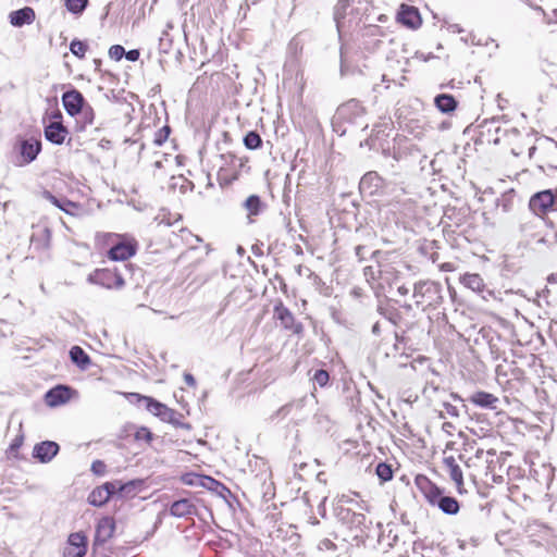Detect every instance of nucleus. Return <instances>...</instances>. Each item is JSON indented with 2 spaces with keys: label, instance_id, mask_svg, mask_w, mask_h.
Wrapping results in <instances>:
<instances>
[{
  "label": "nucleus",
  "instance_id": "45",
  "mask_svg": "<svg viewBox=\"0 0 557 557\" xmlns=\"http://www.w3.org/2000/svg\"><path fill=\"white\" fill-rule=\"evenodd\" d=\"M319 549L335 550L336 545L329 539H323L319 543Z\"/></svg>",
  "mask_w": 557,
  "mask_h": 557
},
{
  "label": "nucleus",
  "instance_id": "16",
  "mask_svg": "<svg viewBox=\"0 0 557 557\" xmlns=\"http://www.w3.org/2000/svg\"><path fill=\"white\" fill-rule=\"evenodd\" d=\"M469 400L478 407L491 409V410H497L498 405H499L498 397H496L495 395H493L491 393L483 392V391H478V392L473 393L470 396Z\"/></svg>",
  "mask_w": 557,
  "mask_h": 557
},
{
  "label": "nucleus",
  "instance_id": "7",
  "mask_svg": "<svg viewBox=\"0 0 557 557\" xmlns=\"http://www.w3.org/2000/svg\"><path fill=\"white\" fill-rule=\"evenodd\" d=\"M87 550V539L83 533L76 532L69 536L64 548V557H84Z\"/></svg>",
  "mask_w": 557,
  "mask_h": 557
},
{
  "label": "nucleus",
  "instance_id": "38",
  "mask_svg": "<svg viewBox=\"0 0 557 557\" xmlns=\"http://www.w3.org/2000/svg\"><path fill=\"white\" fill-rule=\"evenodd\" d=\"M125 54V49L121 45H113L109 49V55L112 60L120 61Z\"/></svg>",
  "mask_w": 557,
  "mask_h": 557
},
{
  "label": "nucleus",
  "instance_id": "60",
  "mask_svg": "<svg viewBox=\"0 0 557 557\" xmlns=\"http://www.w3.org/2000/svg\"><path fill=\"white\" fill-rule=\"evenodd\" d=\"M356 519H357V521H358L359 523H361V522L364 520V515H362V513H358V515H356Z\"/></svg>",
  "mask_w": 557,
  "mask_h": 557
},
{
  "label": "nucleus",
  "instance_id": "35",
  "mask_svg": "<svg viewBox=\"0 0 557 557\" xmlns=\"http://www.w3.org/2000/svg\"><path fill=\"white\" fill-rule=\"evenodd\" d=\"M350 0H338L335 8V21L337 28H341V18L344 16L345 9L349 5Z\"/></svg>",
  "mask_w": 557,
  "mask_h": 557
},
{
  "label": "nucleus",
  "instance_id": "50",
  "mask_svg": "<svg viewBox=\"0 0 557 557\" xmlns=\"http://www.w3.org/2000/svg\"><path fill=\"white\" fill-rule=\"evenodd\" d=\"M455 429V425L451 422H444L442 425L443 432L447 433L448 435H453V431Z\"/></svg>",
  "mask_w": 557,
  "mask_h": 557
},
{
  "label": "nucleus",
  "instance_id": "4",
  "mask_svg": "<svg viewBox=\"0 0 557 557\" xmlns=\"http://www.w3.org/2000/svg\"><path fill=\"white\" fill-rule=\"evenodd\" d=\"M88 281L109 289H120L125 284L123 276L115 269L96 270L92 274L88 276Z\"/></svg>",
  "mask_w": 557,
  "mask_h": 557
},
{
  "label": "nucleus",
  "instance_id": "61",
  "mask_svg": "<svg viewBox=\"0 0 557 557\" xmlns=\"http://www.w3.org/2000/svg\"><path fill=\"white\" fill-rule=\"evenodd\" d=\"M377 20H379L380 22L384 23V22H386V21H387V16H386V15H384V14H382V15H380V16L377 17Z\"/></svg>",
  "mask_w": 557,
  "mask_h": 557
},
{
  "label": "nucleus",
  "instance_id": "22",
  "mask_svg": "<svg viewBox=\"0 0 557 557\" xmlns=\"http://www.w3.org/2000/svg\"><path fill=\"white\" fill-rule=\"evenodd\" d=\"M443 463L449 473L450 479L460 487L463 484V474L453 456L445 457Z\"/></svg>",
  "mask_w": 557,
  "mask_h": 557
},
{
  "label": "nucleus",
  "instance_id": "26",
  "mask_svg": "<svg viewBox=\"0 0 557 557\" xmlns=\"http://www.w3.org/2000/svg\"><path fill=\"white\" fill-rule=\"evenodd\" d=\"M71 360L81 369H86L90 363L89 356L79 346H73L70 350Z\"/></svg>",
  "mask_w": 557,
  "mask_h": 557
},
{
  "label": "nucleus",
  "instance_id": "5",
  "mask_svg": "<svg viewBox=\"0 0 557 557\" xmlns=\"http://www.w3.org/2000/svg\"><path fill=\"white\" fill-rule=\"evenodd\" d=\"M274 317L281 322L282 326L293 334L301 336L304 333L302 323L296 321L294 314L282 302L274 306Z\"/></svg>",
  "mask_w": 557,
  "mask_h": 557
},
{
  "label": "nucleus",
  "instance_id": "27",
  "mask_svg": "<svg viewBox=\"0 0 557 557\" xmlns=\"http://www.w3.org/2000/svg\"><path fill=\"white\" fill-rule=\"evenodd\" d=\"M388 265H385L382 268V265H379V269H374L373 267H366L364 268V276L367 277V281L370 282L371 280L374 281L376 278H380L381 281L388 282L387 274H389Z\"/></svg>",
  "mask_w": 557,
  "mask_h": 557
},
{
  "label": "nucleus",
  "instance_id": "36",
  "mask_svg": "<svg viewBox=\"0 0 557 557\" xmlns=\"http://www.w3.org/2000/svg\"><path fill=\"white\" fill-rule=\"evenodd\" d=\"M329 380H330V375H329L327 371L322 370V369L317 370L312 377V381L314 382V384H318L321 387L325 386L327 384Z\"/></svg>",
  "mask_w": 557,
  "mask_h": 557
},
{
  "label": "nucleus",
  "instance_id": "21",
  "mask_svg": "<svg viewBox=\"0 0 557 557\" xmlns=\"http://www.w3.org/2000/svg\"><path fill=\"white\" fill-rule=\"evenodd\" d=\"M461 284H463L467 288L478 293L483 294L485 290V284L483 278L476 273H466L460 277Z\"/></svg>",
  "mask_w": 557,
  "mask_h": 557
},
{
  "label": "nucleus",
  "instance_id": "40",
  "mask_svg": "<svg viewBox=\"0 0 557 557\" xmlns=\"http://www.w3.org/2000/svg\"><path fill=\"white\" fill-rule=\"evenodd\" d=\"M136 482L135 481H128L126 483H122L120 481L119 485V494L120 495H128L135 492Z\"/></svg>",
  "mask_w": 557,
  "mask_h": 557
},
{
  "label": "nucleus",
  "instance_id": "49",
  "mask_svg": "<svg viewBox=\"0 0 557 557\" xmlns=\"http://www.w3.org/2000/svg\"><path fill=\"white\" fill-rule=\"evenodd\" d=\"M218 484H219V482L211 478L205 476L201 479V485L206 486L208 488H212V485H218Z\"/></svg>",
  "mask_w": 557,
  "mask_h": 557
},
{
  "label": "nucleus",
  "instance_id": "44",
  "mask_svg": "<svg viewBox=\"0 0 557 557\" xmlns=\"http://www.w3.org/2000/svg\"><path fill=\"white\" fill-rule=\"evenodd\" d=\"M444 408L448 416H450L453 418L459 417V410L456 406H454L449 403H444Z\"/></svg>",
  "mask_w": 557,
  "mask_h": 557
},
{
  "label": "nucleus",
  "instance_id": "20",
  "mask_svg": "<svg viewBox=\"0 0 557 557\" xmlns=\"http://www.w3.org/2000/svg\"><path fill=\"white\" fill-rule=\"evenodd\" d=\"M42 197L67 214H74L75 210L78 209V205L76 202H73L65 198H57L48 190H45L42 193Z\"/></svg>",
  "mask_w": 557,
  "mask_h": 557
},
{
  "label": "nucleus",
  "instance_id": "6",
  "mask_svg": "<svg viewBox=\"0 0 557 557\" xmlns=\"http://www.w3.org/2000/svg\"><path fill=\"white\" fill-rule=\"evenodd\" d=\"M530 208L536 213H545L557 208V197L552 190H543L530 199Z\"/></svg>",
  "mask_w": 557,
  "mask_h": 557
},
{
  "label": "nucleus",
  "instance_id": "64",
  "mask_svg": "<svg viewBox=\"0 0 557 557\" xmlns=\"http://www.w3.org/2000/svg\"><path fill=\"white\" fill-rule=\"evenodd\" d=\"M440 418H441V419H444V418H445L444 412H440Z\"/></svg>",
  "mask_w": 557,
  "mask_h": 557
},
{
  "label": "nucleus",
  "instance_id": "46",
  "mask_svg": "<svg viewBox=\"0 0 557 557\" xmlns=\"http://www.w3.org/2000/svg\"><path fill=\"white\" fill-rule=\"evenodd\" d=\"M124 55L128 61L135 62L139 59L140 53L137 49H133L129 51H125Z\"/></svg>",
  "mask_w": 557,
  "mask_h": 557
},
{
  "label": "nucleus",
  "instance_id": "14",
  "mask_svg": "<svg viewBox=\"0 0 557 557\" xmlns=\"http://www.w3.org/2000/svg\"><path fill=\"white\" fill-rule=\"evenodd\" d=\"M115 530V523L113 518L103 517L101 518L96 528L95 544H103L112 537Z\"/></svg>",
  "mask_w": 557,
  "mask_h": 557
},
{
  "label": "nucleus",
  "instance_id": "42",
  "mask_svg": "<svg viewBox=\"0 0 557 557\" xmlns=\"http://www.w3.org/2000/svg\"><path fill=\"white\" fill-rule=\"evenodd\" d=\"M106 465L101 460H95L91 465V471L97 475H102L106 472Z\"/></svg>",
  "mask_w": 557,
  "mask_h": 557
},
{
  "label": "nucleus",
  "instance_id": "8",
  "mask_svg": "<svg viewBox=\"0 0 557 557\" xmlns=\"http://www.w3.org/2000/svg\"><path fill=\"white\" fill-rule=\"evenodd\" d=\"M397 21L404 26L412 29L418 28L422 23L419 10L408 4L400 5L397 13Z\"/></svg>",
  "mask_w": 557,
  "mask_h": 557
},
{
  "label": "nucleus",
  "instance_id": "28",
  "mask_svg": "<svg viewBox=\"0 0 557 557\" xmlns=\"http://www.w3.org/2000/svg\"><path fill=\"white\" fill-rule=\"evenodd\" d=\"M424 481L426 484L424 488L425 498L431 505L436 506L438 499L443 496V493L436 485H434L429 480L424 479Z\"/></svg>",
  "mask_w": 557,
  "mask_h": 557
},
{
  "label": "nucleus",
  "instance_id": "43",
  "mask_svg": "<svg viewBox=\"0 0 557 557\" xmlns=\"http://www.w3.org/2000/svg\"><path fill=\"white\" fill-rule=\"evenodd\" d=\"M169 134H170V127L164 126L162 129H160L159 134L154 138V143L157 145L161 146L163 144V141L168 138Z\"/></svg>",
  "mask_w": 557,
  "mask_h": 557
},
{
  "label": "nucleus",
  "instance_id": "59",
  "mask_svg": "<svg viewBox=\"0 0 557 557\" xmlns=\"http://www.w3.org/2000/svg\"><path fill=\"white\" fill-rule=\"evenodd\" d=\"M539 242H540V243H549V244H552V242H550V239H549L548 235H546V236L542 237L541 239H539Z\"/></svg>",
  "mask_w": 557,
  "mask_h": 557
},
{
  "label": "nucleus",
  "instance_id": "30",
  "mask_svg": "<svg viewBox=\"0 0 557 557\" xmlns=\"http://www.w3.org/2000/svg\"><path fill=\"white\" fill-rule=\"evenodd\" d=\"M88 0H65V8L75 15H81L87 8Z\"/></svg>",
  "mask_w": 557,
  "mask_h": 557
},
{
  "label": "nucleus",
  "instance_id": "24",
  "mask_svg": "<svg viewBox=\"0 0 557 557\" xmlns=\"http://www.w3.org/2000/svg\"><path fill=\"white\" fill-rule=\"evenodd\" d=\"M436 506L446 515H456L459 511V503L451 496L443 495Z\"/></svg>",
  "mask_w": 557,
  "mask_h": 557
},
{
  "label": "nucleus",
  "instance_id": "58",
  "mask_svg": "<svg viewBox=\"0 0 557 557\" xmlns=\"http://www.w3.org/2000/svg\"><path fill=\"white\" fill-rule=\"evenodd\" d=\"M483 454H484V450H483L482 448H479V449H476V451H475V457H476V458H482V455H483Z\"/></svg>",
  "mask_w": 557,
  "mask_h": 557
},
{
  "label": "nucleus",
  "instance_id": "17",
  "mask_svg": "<svg viewBox=\"0 0 557 557\" xmlns=\"http://www.w3.org/2000/svg\"><path fill=\"white\" fill-rule=\"evenodd\" d=\"M170 515L176 518H187L196 515V506L191 499L181 498L171 505Z\"/></svg>",
  "mask_w": 557,
  "mask_h": 557
},
{
  "label": "nucleus",
  "instance_id": "12",
  "mask_svg": "<svg viewBox=\"0 0 557 557\" xmlns=\"http://www.w3.org/2000/svg\"><path fill=\"white\" fill-rule=\"evenodd\" d=\"M136 253V244L133 242H119L108 251V256L114 261H125Z\"/></svg>",
  "mask_w": 557,
  "mask_h": 557
},
{
  "label": "nucleus",
  "instance_id": "47",
  "mask_svg": "<svg viewBox=\"0 0 557 557\" xmlns=\"http://www.w3.org/2000/svg\"><path fill=\"white\" fill-rule=\"evenodd\" d=\"M293 404H286L284 406H282L277 411H276V416L277 417H286L289 412H290V409L293 408Z\"/></svg>",
  "mask_w": 557,
  "mask_h": 557
},
{
  "label": "nucleus",
  "instance_id": "15",
  "mask_svg": "<svg viewBox=\"0 0 557 557\" xmlns=\"http://www.w3.org/2000/svg\"><path fill=\"white\" fill-rule=\"evenodd\" d=\"M384 35V30L377 25L366 26L362 33L364 47L369 50L376 49L382 42L380 38Z\"/></svg>",
  "mask_w": 557,
  "mask_h": 557
},
{
  "label": "nucleus",
  "instance_id": "25",
  "mask_svg": "<svg viewBox=\"0 0 557 557\" xmlns=\"http://www.w3.org/2000/svg\"><path fill=\"white\" fill-rule=\"evenodd\" d=\"M110 499V492L103 490L102 485L94 488L88 496V503L95 507H101Z\"/></svg>",
  "mask_w": 557,
  "mask_h": 557
},
{
  "label": "nucleus",
  "instance_id": "13",
  "mask_svg": "<svg viewBox=\"0 0 557 557\" xmlns=\"http://www.w3.org/2000/svg\"><path fill=\"white\" fill-rule=\"evenodd\" d=\"M59 445L52 441H45L35 445L33 450V457L38 459L40 462L46 463L52 460V458L59 451Z\"/></svg>",
  "mask_w": 557,
  "mask_h": 557
},
{
  "label": "nucleus",
  "instance_id": "10",
  "mask_svg": "<svg viewBox=\"0 0 557 557\" xmlns=\"http://www.w3.org/2000/svg\"><path fill=\"white\" fill-rule=\"evenodd\" d=\"M62 102L65 111L71 116H75L82 112L85 99L78 90L72 89L63 94Z\"/></svg>",
  "mask_w": 557,
  "mask_h": 557
},
{
  "label": "nucleus",
  "instance_id": "31",
  "mask_svg": "<svg viewBox=\"0 0 557 557\" xmlns=\"http://www.w3.org/2000/svg\"><path fill=\"white\" fill-rule=\"evenodd\" d=\"M381 177L375 172H369L362 176L360 180V188L364 189L366 187L374 186L379 188L381 186Z\"/></svg>",
  "mask_w": 557,
  "mask_h": 557
},
{
  "label": "nucleus",
  "instance_id": "63",
  "mask_svg": "<svg viewBox=\"0 0 557 557\" xmlns=\"http://www.w3.org/2000/svg\"><path fill=\"white\" fill-rule=\"evenodd\" d=\"M451 397H453L454 399H457V400H460V399H461L457 394H451Z\"/></svg>",
  "mask_w": 557,
  "mask_h": 557
},
{
  "label": "nucleus",
  "instance_id": "3",
  "mask_svg": "<svg viewBox=\"0 0 557 557\" xmlns=\"http://www.w3.org/2000/svg\"><path fill=\"white\" fill-rule=\"evenodd\" d=\"M14 148L18 152L15 164L22 166L33 162L37 158L41 150V141L34 137L20 138Z\"/></svg>",
  "mask_w": 557,
  "mask_h": 557
},
{
  "label": "nucleus",
  "instance_id": "41",
  "mask_svg": "<svg viewBox=\"0 0 557 557\" xmlns=\"http://www.w3.org/2000/svg\"><path fill=\"white\" fill-rule=\"evenodd\" d=\"M119 485L120 481H113V482H106L102 484L103 490L107 492H110V497L114 494H119Z\"/></svg>",
  "mask_w": 557,
  "mask_h": 557
},
{
  "label": "nucleus",
  "instance_id": "29",
  "mask_svg": "<svg viewBox=\"0 0 557 557\" xmlns=\"http://www.w3.org/2000/svg\"><path fill=\"white\" fill-rule=\"evenodd\" d=\"M244 208L248 211L249 215H258L262 210V202L259 196L251 195L245 202Z\"/></svg>",
  "mask_w": 557,
  "mask_h": 557
},
{
  "label": "nucleus",
  "instance_id": "2",
  "mask_svg": "<svg viewBox=\"0 0 557 557\" xmlns=\"http://www.w3.org/2000/svg\"><path fill=\"white\" fill-rule=\"evenodd\" d=\"M131 398L136 399L139 406H144L150 413L160 418L162 421H173L178 412L169 408L166 405L158 401L157 399L144 396L137 393H132Z\"/></svg>",
  "mask_w": 557,
  "mask_h": 557
},
{
  "label": "nucleus",
  "instance_id": "51",
  "mask_svg": "<svg viewBox=\"0 0 557 557\" xmlns=\"http://www.w3.org/2000/svg\"><path fill=\"white\" fill-rule=\"evenodd\" d=\"M184 381L187 385H189L191 387L196 386V380L190 373L184 374Z\"/></svg>",
  "mask_w": 557,
  "mask_h": 557
},
{
  "label": "nucleus",
  "instance_id": "19",
  "mask_svg": "<svg viewBox=\"0 0 557 557\" xmlns=\"http://www.w3.org/2000/svg\"><path fill=\"white\" fill-rule=\"evenodd\" d=\"M67 134L66 127L60 122H51L45 127L46 139L55 145L63 144Z\"/></svg>",
  "mask_w": 557,
  "mask_h": 557
},
{
  "label": "nucleus",
  "instance_id": "1",
  "mask_svg": "<svg viewBox=\"0 0 557 557\" xmlns=\"http://www.w3.org/2000/svg\"><path fill=\"white\" fill-rule=\"evenodd\" d=\"M413 298L416 305L426 309L429 307H436L442 302V286L433 281H420L414 284Z\"/></svg>",
  "mask_w": 557,
  "mask_h": 557
},
{
  "label": "nucleus",
  "instance_id": "37",
  "mask_svg": "<svg viewBox=\"0 0 557 557\" xmlns=\"http://www.w3.org/2000/svg\"><path fill=\"white\" fill-rule=\"evenodd\" d=\"M50 235H51V233H50L49 228H42L40 231V234H33V236H32V244L34 246H37V243L39 240L38 236H40V237H42V240H44L42 247L47 248L49 246Z\"/></svg>",
  "mask_w": 557,
  "mask_h": 557
},
{
  "label": "nucleus",
  "instance_id": "52",
  "mask_svg": "<svg viewBox=\"0 0 557 557\" xmlns=\"http://www.w3.org/2000/svg\"><path fill=\"white\" fill-rule=\"evenodd\" d=\"M178 417H180V414H178L177 417H174V420H173V421H168V422H169V423H172V424H174V425H176V426H180V428L190 429V425H189L188 423L181 422V421L178 420Z\"/></svg>",
  "mask_w": 557,
  "mask_h": 557
},
{
  "label": "nucleus",
  "instance_id": "11",
  "mask_svg": "<svg viewBox=\"0 0 557 557\" xmlns=\"http://www.w3.org/2000/svg\"><path fill=\"white\" fill-rule=\"evenodd\" d=\"M72 388L65 385H58L49 389L45 395V400L48 406L57 407L65 404L71 399Z\"/></svg>",
  "mask_w": 557,
  "mask_h": 557
},
{
  "label": "nucleus",
  "instance_id": "18",
  "mask_svg": "<svg viewBox=\"0 0 557 557\" xmlns=\"http://www.w3.org/2000/svg\"><path fill=\"white\" fill-rule=\"evenodd\" d=\"M35 11L30 7H24L23 9L12 11L9 14V20L12 26L22 27L26 24H32L35 21Z\"/></svg>",
  "mask_w": 557,
  "mask_h": 557
},
{
  "label": "nucleus",
  "instance_id": "55",
  "mask_svg": "<svg viewBox=\"0 0 557 557\" xmlns=\"http://www.w3.org/2000/svg\"><path fill=\"white\" fill-rule=\"evenodd\" d=\"M341 71H342V74H344L346 71V63H345L343 50L341 51Z\"/></svg>",
  "mask_w": 557,
  "mask_h": 557
},
{
  "label": "nucleus",
  "instance_id": "53",
  "mask_svg": "<svg viewBox=\"0 0 557 557\" xmlns=\"http://www.w3.org/2000/svg\"><path fill=\"white\" fill-rule=\"evenodd\" d=\"M366 250H367V248L364 246H357L356 247L355 252H356V256L359 258L360 261L364 259Z\"/></svg>",
  "mask_w": 557,
  "mask_h": 557
},
{
  "label": "nucleus",
  "instance_id": "54",
  "mask_svg": "<svg viewBox=\"0 0 557 557\" xmlns=\"http://www.w3.org/2000/svg\"><path fill=\"white\" fill-rule=\"evenodd\" d=\"M441 269H442L443 271H447V272H450V271H454V270H455L454 264H453V263H449V262L443 263V264L441 265Z\"/></svg>",
  "mask_w": 557,
  "mask_h": 557
},
{
  "label": "nucleus",
  "instance_id": "56",
  "mask_svg": "<svg viewBox=\"0 0 557 557\" xmlns=\"http://www.w3.org/2000/svg\"><path fill=\"white\" fill-rule=\"evenodd\" d=\"M397 290L401 296H406L409 294V289L404 285L398 286Z\"/></svg>",
  "mask_w": 557,
  "mask_h": 557
},
{
  "label": "nucleus",
  "instance_id": "57",
  "mask_svg": "<svg viewBox=\"0 0 557 557\" xmlns=\"http://www.w3.org/2000/svg\"><path fill=\"white\" fill-rule=\"evenodd\" d=\"M372 333L373 334H379L380 333V325L379 323H375L373 326H372Z\"/></svg>",
  "mask_w": 557,
  "mask_h": 557
},
{
  "label": "nucleus",
  "instance_id": "48",
  "mask_svg": "<svg viewBox=\"0 0 557 557\" xmlns=\"http://www.w3.org/2000/svg\"><path fill=\"white\" fill-rule=\"evenodd\" d=\"M23 444V436L20 435V436H16L13 442L11 443L10 445V450L13 453V451H16Z\"/></svg>",
  "mask_w": 557,
  "mask_h": 557
},
{
  "label": "nucleus",
  "instance_id": "62",
  "mask_svg": "<svg viewBox=\"0 0 557 557\" xmlns=\"http://www.w3.org/2000/svg\"><path fill=\"white\" fill-rule=\"evenodd\" d=\"M553 238L555 243H557V230L553 232Z\"/></svg>",
  "mask_w": 557,
  "mask_h": 557
},
{
  "label": "nucleus",
  "instance_id": "32",
  "mask_svg": "<svg viewBox=\"0 0 557 557\" xmlns=\"http://www.w3.org/2000/svg\"><path fill=\"white\" fill-rule=\"evenodd\" d=\"M244 145L246 146V148L255 150V149H258V148L261 147L262 139H261V137H260V135L258 133L249 132L244 137Z\"/></svg>",
  "mask_w": 557,
  "mask_h": 557
},
{
  "label": "nucleus",
  "instance_id": "33",
  "mask_svg": "<svg viewBox=\"0 0 557 557\" xmlns=\"http://www.w3.org/2000/svg\"><path fill=\"white\" fill-rule=\"evenodd\" d=\"M375 472L382 482H387L393 478L392 467L385 462H380L376 466Z\"/></svg>",
  "mask_w": 557,
  "mask_h": 557
},
{
  "label": "nucleus",
  "instance_id": "9",
  "mask_svg": "<svg viewBox=\"0 0 557 557\" xmlns=\"http://www.w3.org/2000/svg\"><path fill=\"white\" fill-rule=\"evenodd\" d=\"M363 114V107L356 99H351L338 107L336 117L349 123H356V119Z\"/></svg>",
  "mask_w": 557,
  "mask_h": 557
},
{
  "label": "nucleus",
  "instance_id": "23",
  "mask_svg": "<svg viewBox=\"0 0 557 557\" xmlns=\"http://www.w3.org/2000/svg\"><path fill=\"white\" fill-rule=\"evenodd\" d=\"M436 108L443 113H450L457 108L456 99L448 94L437 95L434 99Z\"/></svg>",
  "mask_w": 557,
  "mask_h": 557
},
{
  "label": "nucleus",
  "instance_id": "39",
  "mask_svg": "<svg viewBox=\"0 0 557 557\" xmlns=\"http://www.w3.org/2000/svg\"><path fill=\"white\" fill-rule=\"evenodd\" d=\"M135 440L150 443L152 440V433L147 428H139L135 433Z\"/></svg>",
  "mask_w": 557,
  "mask_h": 557
},
{
  "label": "nucleus",
  "instance_id": "34",
  "mask_svg": "<svg viewBox=\"0 0 557 557\" xmlns=\"http://www.w3.org/2000/svg\"><path fill=\"white\" fill-rule=\"evenodd\" d=\"M87 49V45L78 39L72 40L70 45L71 52L79 59H83L85 57Z\"/></svg>",
  "mask_w": 557,
  "mask_h": 557
}]
</instances>
